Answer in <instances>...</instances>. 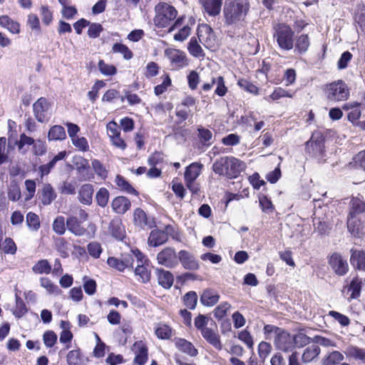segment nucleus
<instances>
[{
    "label": "nucleus",
    "mask_w": 365,
    "mask_h": 365,
    "mask_svg": "<svg viewBox=\"0 0 365 365\" xmlns=\"http://www.w3.org/2000/svg\"><path fill=\"white\" fill-rule=\"evenodd\" d=\"M69 325L70 324L68 322L61 321V328L63 329V331L61 332L59 339L61 343H70L73 338V334L69 330Z\"/></svg>",
    "instance_id": "obj_41"
},
{
    "label": "nucleus",
    "mask_w": 365,
    "mask_h": 365,
    "mask_svg": "<svg viewBox=\"0 0 365 365\" xmlns=\"http://www.w3.org/2000/svg\"><path fill=\"white\" fill-rule=\"evenodd\" d=\"M77 185L76 182H63L59 187V191L64 195H75L76 192Z\"/></svg>",
    "instance_id": "obj_56"
},
{
    "label": "nucleus",
    "mask_w": 365,
    "mask_h": 365,
    "mask_svg": "<svg viewBox=\"0 0 365 365\" xmlns=\"http://www.w3.org/2000/svg\"><path fill=\"white\" fill-rule=\"evenodd\" d=\"M200 2L208 15L215 16L220 13L222 0H200Z\"/></svg>",
    "instance_id": "obj_23"
},
{
    "label": "nucleus",
    "mask_w": 365,
    "mask_h": 365,
    "mask_svg": "<svg viewBox=\"0 0 365 365\" xmlns=\"http://www.w3.org/2000/svg\"><path fill=\"white\" fill-rule=\"evenodd\" d=\"M155 272L160 285L165 289H169L172 287L174 277L170 271L165 270L162 268H157Z\"/></svg>",
    "instance_id": "obj_22"
},
{
    "label": "nucleus",
    "mask_w": 365,
    "mask_h": 365,
    "mask_svg": "<svg viewBox=\"0 0 365 365\" xmlns=\"http://www.w3.org/2000/svg\"><path fill=\"white\" fill-rule=\"evenodd\" d=\"M41 285L45 288L48 293L53 294H58L61 293L60 289L54 284L48 278L42 277L41 278Z\"/></svg>",
    "instance_id": "obj_52"
},
{
    "label": "nucleus",
    "mask_w": 365,
    "mask_h": 365,
    "mask_svg": "<svg viewBox=\"0 0 365 365\" xmlns=\"http://www.w3.org/2000/svg\"><path fill=\"white\" fill-rule=\"evenodd\" d=\"M185 305L190 309H194L197 302V295L195 292L190 291L183 297Z\"/></svg>",
    "instance_id": "obj_54"
},
{
    "label": "nucleus",
    "mask_w": 365,
    "mask_h": 365,
    "mask_svg": "<svg viewBox=\"0 0 365 365\" xmlns=\"http://www.w3.org/2000/svg\"><path fill=\"white\" fill-rule=\"evenodd\" d=\"M344 353L348 358H351L365 364V349L356 346H349L346 349Z\"/></svg>",
    "instance_id": "obj_31"
},
{
    "label": "nucleus",
    "mask_w": 365,
    "mask_h": 365,
    "mask_svg": "<svg viewBox=\"0 0 365 365\" xmlns=\"http://www.w3.org/2000/svg\"><path fill=\"white\" fill-rule=\"evenodd\" d=\"M197 36L200 41L204 44H210V43L215 39L214 31L207 24H202L199 28Z\"/></svg>",
    "instance_id": "obj_27"
},
{
    "label": "nucleus",
    "mask_w": 365,
    "mask_h": 365,
    "mask_svg": "<svg viewBox=\"0 0 365 365\" xmlns=\"http://www.w3.org/2000/svg\"><path fill=\"white\" fill-rule=\"evenodd\" d=\"M201 334L203 338L215 349L217 350L222 349V345L217 331L208 327L202 329Z\"/></svg>",
    "instance_id": "obj_20"
},
{
    "label": "nucleus",
    "mask_w": 365,
    "mask_h": 365,
    "mask_svg": "<svg viewBox=\"0 0 365 365\" xmlns=\"http://www.w3.org/2000/svg\"><path fill=\"white\" fill-rule=\"evenodd\" d=\"M93 187L91 184L83 185L78 192V200L84 205H89L92 203Z\"/></svg>",
    "instance_id": "obj_25"
},
{
    "label": "nucleus",
    "mask_w": 365,
    "mask_h": 365,
    "mask_svg": "<svg viewBox=\"0 0 365 365\" xmlns=\"http://www.w3.org/2000/svg\"><path fill=\"white\" fill-rule=\"evenodd\" d=\"M82 222L77 217L70 215L66 220V227L76 236H83L86 232V228L81 225Z\"/></svg>",
    "instance_id": "obj_16"
},
{
    "label": "nucleus",
    "mask_w": 365,
    "mask_h": 365,
    "mask_svg": "<svg viewBox=\"0 0 365 365\" xmlns=\"http://www.w3.org/2000/svg\"><path fill=\"white\" fill-rule=\"evenodd\" d=\"M21 197V189L19 185L13 182L10 184L8 189V198L13 202L18 201Z\"/></svg>",
    "instance_id": "obj_48"
},
{
    "label": "nucleus",
    "mask_w": 365,
    "mask_h": 365,
    "mask_svg": "<svg viewBox=\"0 0 365 365\" xmlns=\"http://www.w3.org/2000/svg\"><path fill=\"white\" fill-rule=\"evenodd\" d=\"M55 247L62 257L66 258L68 256V244L64 238H58L55 242Z\"/></svg>",
    "instance_id": "obj_45"
},
{
    "label": "nucleus",
    "mask_w": 365,
    "mask_h": 365,
    "mask_svg": "<svg viewBox=\"0 0 365 365\" xmlns=\"http://www.w3.org/2000/svg\"><path fill=\"white\" fill-rule=\"evenodd\" d=\"M329 263L334 272L340 276L346 274L349 270V265L346 259L337 252H334L329 258Z\"/></svg>",
    "instance_id": "obj_11"
},
{
    "label": "nucleus",
    "mask_w": 365,
    "mask_h": 365,
    "mask_svg": "<svg viewBox=\"0 0 365 365\" xmlns=\"http://www.w3.org/2000/svg\"><path fill=\"white\" fill-rule=\"evenodd\" d=\"M203 165L200 163H192L186 167L184 173V182L187 188L192 193L197 194L200 190V184L196 182L202 173Z\"/></svg>",
    "instance_id": "obj_4"
},
{
    "label": "nucleus",
    "mask_w": 365,
    "mask_h": 365,
    "mask_svg": "<svg viewBox=\"0 0 365 365\" xmlns=\"http://www.w3.org/2000/svg\"><path fill=\"white\" fill-rule=\"evenodd\" d=\"M168 242L167 235L163 230H153L150 232L148 239V244L150 247H158Z\"/></svg>",
    "instance_id": "obj_21"
},
{
    "label": "nucleus",
    "mask_w": 365,
    "mask_h": 365,
    "mask_svg": "<svg viewBox=\"0 0 365 365\" xmlns=\"http://www.w3.org/2000/svg\"><path fill=\"white\" fill-rule=\"evenodd\" d=\"M51 104L46 98H39L33 105L34 115L36 119L43 123L49 118Z\"/></svg>",
    "instance_id": "obj_8"
},
{
    "label": "nucleus",
    "mask_w": 365,
    "mask_h": 365,
    "mask_svg": "<svg viewBox=\"0 0 365 365\" xmlns=\"http://www.w3.org/2000/svg\"><path fill=\"white\" fill-rule=\"evenodd\" d=\"M365 212V203L359 197H353L350 202L349 217L359 216Z\"/></svg>",
    "instance_id": "obj_32"
},
{
    "label": "nucleus",
    "mask_w": 365,
    "mask_h": 365,
    "mask_svg": "<svg viewBox=\"0 0 365 365\" xmlns=\"http://www.w3.org/2000/svg\"><path fill=\"white\" fill-rule=\"evenodd\" d=\"M178 253L173 247H167L158 253L156 259L159 264L173 269L178 265Z\"/></svg>",
    "instance_id": "obj_7"
},
{
    "label": "nucleus",
    "mask_w": 365,
    "mask_h": 365,
    "mask_svg": "<svg viewBox=\"0 0 365 365\" xmlns=\"http://www.w3.org/2000/svg\"><path fill=\"white\" fill-rule=\"evenodd\" d=\"M53 231L59 235H62L66 232V222L65 223V219L63 216H58L53 222Z\"/></svg>",
    "instance_id": "obj_53"
},
{
    "label": "nucleus",
    "mask_w": 365,
    "mask_h": 365,
    "mask_svg": "<svg viewBox=\"0 0 365 365\" xmlns=\"http://www.w3.org/2000/svg\"><path fill=\"white\" fill-rule=\"evenodd\" d=\"M0 26L6 29L12 34H19L20 32V25L18 22L12 20L9 16L3 15L0 16Z\"/></svg>",
    "instance_id": "obj_33"
},
{
    "label": "nucleus",
    "mask_w": 365,
    "mask_h": 365,
    "mask_svg": "<svg viewBox=\"0 0 365 365\" xmlns=\"http://www.w3.org/2000/svg\"><path fill=\"white\" fill-rule=\"evenodd\" d=\"M135 274L139 277V280L143 283H145L150 280V274L147 267H145V264H138L135 269Z\"/></svg>",
    "instance_id": "obj_47"
},
{
    "label": "nucleus",
    "mask_w": 365,
    "mask_h": 365,
    "mask_svg": "<svg viewBox=\"0 0 365 365\" xmlns=\"http://www.w3.org/2000/svg\"><path fill=\"white\" fill-rule=\"evenodd\" d=\"M135 354L134 362L138 365H144L148 361V348L143 341H135L133 346Z\"/></svg>",
    "instance_id": "obj_14"
},
{
    "label": "nucleus",
    "mask_w": 365,
    "mask_h": 365,
    "mask_svg": "<svg viewBox=\"0 0 365 365\" xmlns=\"http://www.w3.org/2000/svg\"><path fill=\"white\" fill-rule=\"evenodd\" d=\"M56 197V194L51 184H44L40 193V200L43 205H50Z\"/></svg>",
    "instance_id": "obj_26"
},
{
    "label": "nucleus",
    "mask_w": 365,
    "mask_h": 365,
    "mask_svg": "<svg viewBox=\"0 0 365 365\" xmlns=\"http://www.w3.org/2000/svg\"><path fill=\"white\" fill-rule=\"evenodd\" d=\"M198 137L204 145L209 146L212 144V132L203 127H200L197 129Z\"/></svg>",
    "instance_id": "obj_46"
},
{
    "label": "nucleus",
    "mask_w": 365,
    "mask_h": 365,
    "mask_svg": "<svg viewBox=\"0 0 365 365\" xmlns=\"http://www.w3.org/2000/svg\"><path fill=\"white\" fill-rule=\"evenodd\" d=\"M92 167L96 174L102 179H106L108 176V171L105 166L97 159L92 160Z\"/></svg>",
    "instance_id": "obj_59"
},
{
    "label": "nucleus",
    "mask_w": 365,
    "mask_h": 365,
    "mask_svg": "<svg viewBox=\"0 0 365 365\" xmlns=\"http://www.w3.org/2000/svg\"><path fill=\"white\" fill-rule=\"evenodd\" d=\"M115 184L117 186L123 191L132 194L134 195H138V192L135 190V189L121 175H118L115 180Z\"/></svg>",
    "instance_id": "obj_38"
},
{
    "label": "nucleus",
    "mask_w": 365,
    "mask_h": 365,
    "mask_svg": "<svg viewBox=\"0 0 365 365\" xmlns=\"http://www.w3.org/2000/svg\"><path fill=\"white\" fill-rule=\"evenodd\" d=\"M307 150L314 155L322 154L324 149V138L322 134L316 131L312 135L311 138L306 143Z\"/></svg>",
    "instance_id": "obj_10"
},
{
    "label": "nucleus",
    "mask_w": 365,
    "mask_h": 365,
    "mask_svg": "<svg viewBox=\"0 0 365 365\" xmlns=\"http://www.w3.org/2000/svg\"><path fill=\"white\" fill-rule=\"evenodd\" d=\"M113 237L118 240H123L125 236L124 227L120 223H113L110 226Z\"/></svg>",
    "instance_id": "obj_55"
},
{
    "label": "nucleus",
    "mask_w": 365,
    "mask_h": 365,
    "mask_svg": "<svg viewBox=\"0 0 365 365\" xmlns=\"http://www.w3.org/2000/svg\"><path fill=\"white\" fill-rule=\"evenodd\" d=\"M274 344L281 351H290L294 348L293 336L281 329H276Z\"/></svg>",
    "instance_id": "obj_9"
},
{
    "label": "nucleus",
    "mask_w": 365,
    "mask_h": 365,
    "mask_svg": "<svg viewBox=\"0 0 365 365\" xmlns=\"http://www.w3.org/2000/svg\"><path fill=\"white\" fill-rule=\"evenodd\" d=\"M312 338L307 336L305 334L299 332L293 336V344H296L297 346H304L310 344Z\"/></svg>",
    "instance_id": "obj_57"
},
{
    "label": "nucleus",
    "mask_w": 365,
    "mask_h": 365,
    "mask_svg": "<svg viewBox=\"0 0 365 365\" xmlns=\"http://www.w3.org/2000/svg\"><path fill=\"white\" fill-rule=\"evenodd\" d=\"M220 299L218 292L210 288L203 290L200 296V302L205 307H212L216 304Z\"/></svg>",
    "instance_id": "obj_19"
},
{
    "label": "nucleus",
    "mask_w": 365,
    "mask_h": 365,
    "mask_svg": "<svg viewBox=\"0 0 365 365\" xmlns=\"http://www.w3.org/2000/svg\"><path fill=\"white\" fill-rule=\"evenodd\" d=\"M131 206L130 201L124 196L115 197L111 202L113 210L120 215L125 213L130 210Z\"/></svg>",
    "instance_id": "obj_17"
},
{
    "label": "nucleus",
    "mask_w": 365,
    "mask_h": 365,
    "mask_svg": "<svg viewBox=\"0 0 365 365\" xmlns=\"http://www.w3.org/2000/svg\"><path fill=\"white\" fill-rule=\"evenodd\" d=\"M361 289V280L359 278H354L351 283L344 288V291L346 290L347 293L350 294L349 299H356L359 297Z\"/></svg>",
    "instance_id": "obj_36"
},
{
    "label": "nucleus",
    "mask_w": 365,
    "mask_h": 365,
    "mask_svg": "<svg viewBox=\"0 0 365 365\" xmlns=\"http://www.w3.org/2000/svg\"><path fill=\"white\" fill-rule=\"evenodd\" d=\"M349 90L343 81H334L327 86V97L329 101L338 102L348 99Z\"/></svg>",
    "instance_id": "obj_5"
},
{
    "label": "nucleus",
    "mask_w": 365,
    "mask_h": 365,
    "mask_svg": "<svg viewBox=\"0 0 365 365\" xmlns=\"http://www.w3.org/2000/svg\"><path fill=\"white\" fill-rule=\"evenodd\" d=\"M98 68L102 74L108 76L115 75L117 71L114 66L106 63L103 60L99 61Z\"/></svg>",
    "instance_id": "obj_62"
},
{
    "label": "nucleus",
    "mask_w": 365,
    "mask_h": 365,
    "mask_svg": "<svg viewBox=\"0 0 365 365\" xmlns=\"http://www.w3.org/2000/svg\"><path fill=\"white\" fill-rule=\"evenodd\" d=\"M347 228L354 235H364L365 234V221L361 220V215L349 217Z\"/></svg>",
    "instance_id": "obj_15"
},
{
    "label": "nucleus",
    "mask_w": 365,
    "mask_h": 365,
    "mask_svg": "<svg viewBox=\"0 0 365 365\" xmlns=\"http://www.w3.org/2000/svg\"><path fill=\"white\" fill-rule=\"evenodd\" d=\"M26 225L31 230L34 231L38 230L40 227L38 216L32 212H29L26 215Z\"/></svg>",
    "instance_id": "obj_50"
},
{
    "label": "nucleus",
    "mask_w": 365,
    "mask_h": 365,
    "mask_svg": "<svg viewBox=\"0 0 365 365\" xmlns=\"http://www.w3.org/2000/svg\"><path fill=\"white\" fill-rule=\"evenodd\" d=\"M32 270L36 274H49L51 271V266L48 260L41 259L33 266Z\"/></svg>",
    "instance_id": "obj_42"
},
{
    "label": "nucleus",
    "mask_w": 365,
    "mask_h": 365,
    "mask_svg": "<svg viewBox=\"0 0 365 365\" xmlns=\"http://www.w3.org/2000/svg\"><path fill=\"white\" fill-rule=\"evenodd\" d=\"M133 222L135 226L145 229L152 228L155 226L153 218L147 216L146 213L141 208H136L133 212Z\"/></svg>",
    "instance_id": "obj_13"
},
{
    "label": "nucleus",
    "mask_w": 365,
    "mask_h": 365,
    "mask_svg": "<svg viewBox=\"0 0 365 365\" xmlns=\"http://www.w3.org/2000/svg\"><path fill=\"white\" fill-rule=\"evenodd\" d=\"M109 192L106 187H101L96 194V200L98 206L105 207L108 202Z\"/></svg>",
    "instance_id": "obj_44"
},
{
    "label": "nucleus",
    "mask_w": 365,
    "mask_h": 365,
    "mask_svg": "<svg viewBox=\"0 0 365 365\" xmlns=\"http://www.w3.org/2000/svg\"><path fill=\"white\" fill-rule=\"evenodd\" d=\"M112 50L114 53H122L125 59L129 60L133 57L132 51L124 44L115 43L113 44Z\"/></svg>",
    "instance_id": "obj_49"
},
{
    "label": "nucleus",
    "mask_w": 365,
    "mask_h": 365,
    "mask_svg": "<svg viewBox=\"0 0 365 365\" xmlns=\"http://www.w3.org/2000/svg\"><path fill=\"white\" fill-rule=\"evenodd\" d=\"M155 334L159 339H168L172 335V329L166 324H159L155 329Z\"/></svg>",
    "instance_id": "obj_61"
},
{
    "label": "nucleus",
    "mask_w": 365,
    "mask_h": 365,
    "mask_svg": "<svg viewBox=\"0 0 365 365\" xmlns=\"http://www.w3.org/2000/svg\"><path fill=\"white\" fill-rule=\"evenodd\" d=\"M344 360V355L338 351H334L323 359V365H336Z\"/></svg>",
    "instance_id": "obj_43"
},
{
    "label": "nucleus",
    "mask_w": 365,
    "mask_h": 365,
    "mask_svg": "<svg viewBox=\"0 0 365 365\" xmlns=\"http://www.w3.org/2000/svg\"><path fill=\"white\" fill-rule=\"evenodd\" d=\"M310 46V39L307 34H302L296 38L294 52L297 54L305 53Z\"/></svg>",
    "instance_id": "obj_30"
},
{
    "label": "nucleus",
    "mask_w": 365,
    "mask_h": 365,
    "mask_svg": "<svg viewBox=\"0 0 365 365\" xmlns=\"http://www.w3.org/2000/svg\"><path fill=\"white\" fill-rule=\"evenodd\" d=\"M187 50L189 53L194 57L200 58L205 56V53L202 47L198 43L197 39L195 37L190 38L187 45Z\"/></svg>",
    "instance_id": "obj_39"
},
{
    "label": "nucleus",
    "mask_w": 365,
    "mask_h": 365,
    "mask_svg": "<svg viewBox=\"0 0 365 365\" xmlns=\"http://www.w3.org/2000/svg\"><path fill=\"white\" fill-rule=\"evenodd\" d=\"M249 10L247 0L237 1L230 9L225 11V21L227 24H233L243 20Z\"/></svg>",
    "instance_id": "obj_6"
},
{
    "label": "nucleus",
    "mask_w": 365,
    "mask_h": 365,
    "mask_svg": "<svg viewBox=\"0 0 365 365\" xmlns=\"http://www.w3.org/2000/svg\"><path fill=\"white\" fill-rule=\"evenodd\" d=\"M351 263L359 270L365 272V252L363 251H352L350 259Z\"/></svg>",
    "instance_id": "obj_34"
},
{
    "label": "nucleus",
    "mask_w": 365,
    "mask_h": 365,
    "mask_svg": "<svg viewBox=\"0 0 365 365\" xmlns=\"http://www.w3.org/2000/svg\"><path fill=\"white\" fill-rule=\"evenodd\" d=\"M27 312V309L26 304L23 299L19 297L17 294L16 295V309L14 311V314L15 317L18 318H21L23 317Z\"/></svg>",
    "instance_id": "obj_58"
},
{
    "label": "nucleus",
    "mask_w": 365,
    "mask_h": 365,
    "mask_svg": "<svg viewBox=\"0 0 365 365\" xmlns=\"http://www.w3.org/2000/svg\"><path fill=\"white\" fill-rule=\"evenodd\" d=\"M274 38L279 47L285 51H290L294 47V31L290 26L279 24L274 27Z\"/></svg>",
    "instance_id": "obj_3"
},
{
    "label": "nucleus",
    "mask_w": 365,
    "mask_h": 365,
    "mask_svg": "<svg viewBox=\"0 0 365 365\" xmlns=\"http://www.w3.org/2000/svg\"><path fill=\"white\" fill-rule=\"evenodd\" d=\"M320 348L317 344L307 346L302 355V361L304 363H309L315 360L320 354Z\"/></svg>",
    "instance_id": "obj_28"
},
{
    "label": "nucleus",
    "mask_w": 365,
    "mask_h": 365,
    "mask_svg": "<svg viewBox=\"0 0 365 365\" xmlns=\"http://www.w3.org/2000/svg\"><path fill=\"white\" fill-rule=\"evenodd\" d=\"M243 169L242 161L229 156L221 157L212 165V170L216 174L225 175L229 178H236Z\"/></svg>",
    "instance_id": "obj_1"
},
{
    "label": "nucleus",
    "mask_w": 365,
    "mask_h": 365,
    "mask_svg": "<svg viewBox=\"0 0 365 365\" xmlns=\"http://www.w3.org/2000/svg\"><path fill=\"white\" fill-rule=\"evenodd\" d=\"M88 254L93 258H98L102 252L101 245L96 242H90L87 246Z\"/></svg>",
    "instance_id": "obj_64"
},
{
    "label": "nucleus",
    "mask_w": 365,
    "mask_h": 365,
    "mask_svg": "<svg viewBox=\"0 0 365 365\" xmlns=\"http://www.w3.org/2000/svg\"><path fill=\"white\" fill-rule=\"evenodd\" d=\"M66 133L65 129L61 125H53L48 131V140H63L66 139Z\"/></svg>",
    "instance_id": "obj_37"
},
{
    "label": "nucleus",
    "mask_w": 365,
    "mask_h": 365,
    "mask_svg": "<svg viewBox=\"0 0 365 365\" xmlns=\"http://www.w3.org/2000/svg\"><path fill=\"white\" fill-rule=\"evenodd\" d=\"M66 156V151L59 152L49 163L39 166L38 171L41 174V177L43 178V176L48 175L51 170L55 167L56 163L59 160H63Z\"/></svg>",
    "instance_id": "obj_24"
},
{
    "label": "nucleus",
    "mask_w": 365,
    "mask_h": 365,
    "mask_svg": "<svg viewBox=\"0 0 365 365\" xmlns=\"http://www.w3.org/2000/svg\"><path fill=\"white\" fill-rule=\"evenodd\" d=\"M176 346L182 352L190 355V356H197L198 351L190 341L179 339L175 342Z\"/></svg>",
    "instance_id": "obj_35"
},
{
    "label": "nucleus",
    "mask_w": 365,
    "mask_h": 365,
    "mask_svg": "<svg viewBox=\"0 0 365 365\" xmlns=\"http://www.w3.org/2000/svg\"><path fill=\"white\" fill-rule=\"evenodd\" d=\"M237 85L245 91L252 93V94H257L258 93V88L254 85L252 83L250 82L249 81L241 78L238 81Z\"/></svg>",
    "instance_id": "obj_63"
},
{
    "label": "nucleus",
    "mask_w": 365,
    "mask_h": 365,
    "mask_svg": "<svg viewBox=\"0 0 365 365\" xmlns=\"http://www.w3.org/2000/svg\"><path fill=\"white\" fill-rule=\"evenodd\" d=\"M68 365H86L87 359L82 355L79 349L70 351L66 356Z\"/></svg>",
    "instance_id": "obj_29"
},
{
    "label": "nucleus",
    "mask_w": 365,
    "mask_h": 365,
    "mask_svg": "<svg viewBox=\"0 0 365 365\" xmlns=\"http://www.w3.org/2000/svg\"><path fill=\"white\" fill-rule=\"evenodd\" d=\"M155 12L154 24L158 28L168 26L178 15L175 7L165 2L158 4L155 6Z\"/></svg>",
    "instance_id": "obj_2"
},
{
    "label": "nucleus",
    "mask_w": 365,
    "mask_h": 365,
    "mask_svg": "<svg viewBox=\"0 0 365 365\" xmlns=\"http://www.w3.org/2000/svg\"><path fill=\"white\" fill-rule=\"evenodd\" d=\"M272 351L271 345L265 341H262L258 346V355L261 362L264 363Z\"/></svg>",
    "instance_id": "obj_51"
},
{
    "label": "nucleus",
    "mask_w": 365,
    "mask_h": 365,
    "mask_svg": "<svg viewBox=\"0 0 365 365\" xmlns=\"http://www.w3.org/2000/svg\"><path fill=\"white\" fill-rule=\"evenodd\" d=\"M231 307L228 302H222L213 311L214 317L217 319H222Z\"/></svg>",
    "instance_id": "obj_60"
},
{
    "label": "nucleus",
    "mask_w": 365,
    "mask_h": 365,
    "mask_svg": "<svg viewBox=\"0 0 365 365\" xmlns=\"http://www.w3.org/2000/svg\"><path fill=\"white\" fill-rule=\"evenodd\" d=\"M178 258V264L180 262L184 269L192 271L199 269L198 261L191 252L182 250L179 251Z\"/></svg>",
    "instance_id": "obj_12"
},
{
    "label": "nucleus",
    "mask_w": 365,
    "mask_h": 365,
    "mask_svg": "<svg viewBox=\"0 0 365 365\" xmlns=\"http://www.w3.org/2000/svg\"><path fill=\"white\" fill-rule=\"evenodd\" d=\"M314 222V230L319 235H327L331 230L329 225L321 218L315 217L313 220Z\"/></svg>",
    "instance_id": "obj_40"
},
{
    "label": "nucleus",
    "mask_w": 365,
    "mask_h": 365,
    "mask_svg": "<svg viewBox=\"0 0 365 365\" xmlns=\"http://www.w3.org/2000/svg\"><path fill=\"white\" fill-rule=\"evenodd\" d=\"M172 63L178 67H183L187 64L185 52L178 49H170L165 51Z\"/></svg>",
    "instance_id": "obj_18"
}]
</instances>
